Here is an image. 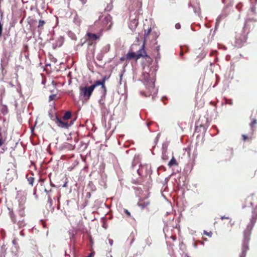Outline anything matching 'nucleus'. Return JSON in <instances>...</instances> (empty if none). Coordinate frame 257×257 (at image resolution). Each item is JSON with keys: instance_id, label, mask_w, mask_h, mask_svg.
<instances>
[{"instance_id": "nucleus-1", "label": "nucleus", "mask_w": 257, "mask_h": 257, "mask_svg": "<svg viewBox=\"0 0 257 257\" xmlns=\"http://www.w3.org/2000/svg\"><path fill=\"white\" fill-rule=\"evenodd\" d=\"M257 220V204L251 211V216L249 223L243 232V238L241 245V252L239 257H245L246 251L249 249L248 243L250 240V235L251 230Z\"/></svg>"}, {"instance_id": "nucleus-36", "label": "nucleus", "mask_w": 257, "mask_h": 257, "mask_svg": "<svg viewBox=\"0 0 257 257\" xmlns=\"http://www.w3.org/2000/svg\"><path fill=\"white\" fill-rule=\"evenodd\" d=\"M94 254V253L93 252H92L89 253V254L88 256H86L85 257H93Z\"/></svg>"}, {"instance_id": "nucleus-38", "label": "nucleus", "mask_w": 257, "mask_h": 257, "mask_svg": "<svg viewBox=\"0 0 257 257\" xmlns=\"http://www.w3.org/2000/svg\"><path fill=\"white\" fill-rule=\"evenodd\" d=\"M221 220H223L224 219H229V218L228 217H225V216H221Z\"/></svg>"}, {"instance_id": "nucleus-12", "label": "nucleus", "mask_w": 257, "mask_h": 257, "mask_svg": "<svg viewBox=\"0 0 257 257\" xmlns=\"http://www.w3.org/2000/svg\"><path fill=\"white\" fill-rule=\"evenodd\" d=\"M148 89L149 90V94L148 95L146 94L144 92H141L142 95H144L146 97L149 96L152 94V93H155L156 90L155 88V84L154 83H152L151 85L149 86Z\"/></svg>"}, {"instance_id": "nucleus-23", "label": "nucleus", "mask_w": 257, "mask_h": 257, "mask_svg": "<svg viewBox=\"0 0 257 257\" xmlns=\"http://www.w3.org/2000/svg\"><path fill=\"white\" fill-rule=\"evenodd\" d=\"M249 22H257V19L256 18H248L246 20L245 22L246 23H247Z\"/></svg>"}, {"instance_id": "nucleus-32", "label": "nucleus", "mask_w": 257, "mask_h": 257, "mask_svg": "<svg viewBox=\"0 0 257 257\" xmlns=\"http://www.w3.org/2000/svg\"><path fill=\"white\" fill-rule=\"evenodd\" d=\"M108 78V77H107L106 76H104V77H103L101 80L102 81V82H103V83H105L106 80H107Z\"/></svg>"}, {"instance_id": "nucleus-39", "label": "nucleus", "mask_w": 257, "mask_h": 257, "mask_svg": "<svg viewBox=\"0 0 257 257\" xmlns=\"http://www.w3.org/2000/svg\"><path fill=\"white\" fill-rule=\"evenodd\" d=\"M122 76H123V74L122 73L120 74V75H119V77H120V82H119L120 84H121V81L122 80Z\"/></svg>"}, {"instance_id": "nucleus-2", "label": "nucleus", "mask_w": 257, "mask_h": 257, "mask_svg": "<svg viewBox=\"0 0 257 257\" xmlns=\"http://www.w3.org/2000/svg\"><path fill=\"white\" fill-rule=\"evenodd\" d=\"M257 220V204L251 211V216L249 223L243 232V238L241 245V252L239 257H245L246 251L249 249L248 243L250 240V235L251 230Z\"/></svg>"}, {"instance_id": "nucleus-17", "label": "nucleus", "mask_w": 257, "mask_h": 257, "mask_svg": "<svg viewBox=\"0 0 257 257\" xmlns=\"http://www.w3.org/2000/svg\"><path fill=\"white\" fill-rule=\"evenodd\" d=\"M72 116L71 112L69 111H66L64 115L63 116V120H68V119H70Z\"/></svg>"}, {"instance_id": "nucleus-45", "label": "nucleus", "mask_w": 257, "mask_h": 257, "mask_svg": "<svg viewBox=\"0 0 257 257\" xmlns=\"http://www.w3.org/2000/svg\"><path fill=\"white\" fill-rule=\"evenodd\" d=\"M125 59L126 60L125 57V58L124 57H122V58H120V60H121V61H123V60H124Z\"/></svg>"}, {"instance_id": "nucleus-6", "label": "nucleus", "mask_w": 257, "mask_h": 257, "mask_svg": "<svg viewBox=\"0 0 257 257\" xmlns=\"http://www.w3.org/2000/svg\"><path fill=\"white\" fill-rule=\"evenodd\" d=\"M145 44L146 43H143L141 48L137 51L136 53L137 60L139 59L141 57H143L145 58L148 62H151L152 59L151 57L147 55L146 51L145 50Z\"/></svg>"}, {"instance_id": "nucleus-15", "label": "nucleus", "mask_w": 257, "mask_h": 257, "mask_svg": "<svg viewBox=\"0 0 257 257\" xmlns=\"http://www.w3.org/2000/svg\"><path fill=\"white\" fill-rule=\"evenodd\" d=\"M32 252L33 257H43L42 254L39 252L38 247L35 245L33 248Z\"/></svg>"}, {"instance_id": "nucleus-44", "label": "nucleus", "mask_w": 257, "mask_h": 257, "mask_svg": "<svg viewBox=\"0 0 257 257\" xmlns=\"http://www.w3.org/2000/svg\"><path fill=\"white\" fill-rule=\"evenodd\" d=\"M20 234H21V235H22V236H24V232H23V231H22V230L20 232Z\"/></svg>"}, {"instance_id": "nucleus-40", "label": "nucleus", "mask_w": 257, "mask_h": 257, "mask_svg": "<svg viewBox=\"0 0 257 257\" xmlns=\"http://www.w3.org/2000/svg\"><path fill=\"white\" fill-rule=\"evenodd\" d=\"M146 240L147 242H149V245H150V244H151V242H150L151 239L150 238H147Z\"/></svg>"}, {"instance_id": "nucleus-42", "label": "nucleus", "mask_w": 257, "mask_h": 257, "mask_svg": "<svg viewBox=\"0 0 257 257\" xmlns=\"http://www.w3.org/2000/svg\"><path fill=\"white\" fill-rule=\"evenodd\" d=\"M67 182H66L62 186L63 187H66L67 186Z\"/></svg>"}, {"instance_id": "nucleus-4", "label": "nucleus", "mask_w": 257, "mask_h": 257, "mask_svg": "<svg viewBox=\"0 0 257 257\" xmlns=\"http://www.w3.org/2000/svg\"><path fill=\"white\" fill-rule=\"evenodd\" d=\"M8 210L9 216L12 220V222L14 224H17L18 225L19 228H21L25 226L26 223L24 218L17 221L16 215L15 214L13 209L9 207Z\"/></svg>"}, {"instance_id": "nucleus-26", "label": "nucleus", "mask_w": 257, "mask_h": 257, "mask_svg": "<svg viewBox=\"0 0 257 257\" xmlns=\"http://www.w3.org/2000/svg\"><path fill=\"white\" fill-rule=\"evenodd\" d=\"M45 24V22L44 21H43V20H40L39 22V25H38V27L39 28H42V27H43V26Z\"/></svg>"}, {"instance_id": "nucleus-14", "label": "nucleus", "mask_w": 257, "mask_h": 257, "mask_svg": "<svg viewBox=\"0 0 257 257\" xmlns=\"http://www.w3.org/2000/svg\"><path fill=\"white\" fill-rule=\"evenodd\" d=\"M139 24L138 20L136 18L133 19L130 22L129 26L131 29H136Z\"/></svg>"}, {"instance_id": "nucleus-41", "label": "nucleus", "mask_w": 257, "mask_h": 257, "mask_svg": "<svg viewBox=\"0 0 257 257\" xmlns=\"http://www.w3.org/2000/svg\"><path fill=\"white\" fill-rule=\"evenodd\" d=\"M183 54H184V53H183V49L181 48V52L180 53V56H182L183 55Z\"/></svg>"}, {"instance_id": "nucleus-21", "label": "nucleus", "mask_w": 257, "mask_h": 257, "mask_svg": "<svg viewBox=\"0 0 257 257\" xmlns=\"http://www.w3.org/2000/svg\"><path fill=\"white\" fill-rule=\"evenodd\" d=\"M151 31V29L150 28L147 31H145L143 43H146L147 39V37Z\"/></svg>"}, {"instance_id": "nucleus-9", "label": "nucleus", "mask_w": 257, "mask_h": 257, "mask_svg": "<svg viewBox=\"0 0 257 257\" xmlns=\"http://www.w3.org/2000/svg\"><path fill=\"white\" fill-rule=\"evenodd\" d=\"M150 204V201L148 200L145 199H139L137 205L139 206L141 209H144L147 208L148 206Z\"/></svg>"}, {"instance_id": "nucleus-37", "label": "nucleus", "mask_w": 257, "mask_h": 257, "mask_svg": "<svg viewBox=\"0 0 257 257\" xmlns=\"http://www.w3.org/2000/svg\"><path fill=\"white\" fill-rule=\"evenodd\" d=\"M82 5H84L86 3L87 0H79Z\"/></svg>"}, {"instance_id": "nucleus-3", "label": "nucleus", "mask_w": 257, "mask_h": 257, "mask_svg": "<svg viewBox=\"0 0 257 257\" xmlns=\"http://www.w3.org/2000/svg\"><path fill=\"white\" fill-rule=\"evenodd\" d=\"M257 204V197L255 194L252 193L246 197L245 199L241 202V208H245L252 206V209Z\"/></svg>"}, {"instance_id": "nucleus-24", "label": "nucleus", "mask_w": 257, "mask_h": 257, "mask_svg": "<svg viewBox=\"0 0 257 257\" xmlns=\"http://www.w3.org/2000/svg\"><path fill=\"white\" fill-rule=\"evenodd\" d=\"M102 84L101 85V86L102 89L103 90V93L104 95H105L106 93V92H107L106 87L105 86V83H102Z\"/></svg>"}, {"instance_id": "nucleus-25", "label": "nucleus", "mask_w": 257, "mask_h": 257, "mask_svg": "<svg viewBox=\"0 0 257 257\" xmlns=\"http://www.w3.org/2000/svg\"><path fill=\"white\" fill-rule=\"evenodd\" d=\"M52 202H53V200L51 198V196L49 194L48 195V203L49 204L50 206H51L52 205Z\"/></svg>"}, {"instance_id": "nucleus-8", "label": "nucleus", "mask_w": 257, "mask_h": 257, "mask_svg": "<svg viewBox=\"0 0 257 257\" xmlns=\"http://www.w3.org/2000/svg\"><path fill=\"white\" fill-rule=\"evenodd\" d=\"M55 122L58 126L64 128H68L72 123L71 122L70 123H68L67 121L63 120V118H60L59 117L56 118Z\"/></svg>"}, {"instance_id": "nucleus-47", "label": "nucleus", "mask_w": 257, "mask_h": 257, "mask_svg": "<svg viewBox=\"0 0 257 257\" xmlns=\"http://www.w3.org/2000/svg\"><path fill=\"white\" fill-rule=\"evenodd\" d=\"M229 104H232V102H229Z\"/></svg>"}, {"instance_id": "nucleus-29", "label": "nucleus", "mask_w": 257, "mask_h": 257, "mask_svg": "<svg viewBox=\"0 0 257 257\" xmlns=\"http://www.w3.org/2000/svg\"><path fill=\"white\" fill-rule=\"evenodd\" d=\"M5 142V140L3 139L1 135H0V147H1Z\"/></svg>"}, {"instance_id": "nucleus-28", "label": "nucleus", "mask_w": 257, "mask_h": 257, "mask_svg": "<svg viewBox=\"0 0 257 257\" xmlns=\"http://www.w3.org/2000/svg\"><path fill=\"white\" fill-rule=\"evenodd\" d=\"M204 234L209 237H211L212 232L211 231L207 232V231L204 230Z\"/></svg>"}, {"instance_id": "nucleus-13", "label": "nucleus", "mask_w": 257, "mask_h": 257, "mask_svg": "<svg viewBox=\"0 0 257 257\" xmlns=\"http://www.w3.org/2000/svg\"><path fill=\"white\" fill-rule=\"evenodd\" d=\"M125 59L126 60H130L134 59H136V60H137L136 54L134 52H129L126 55Z\"/></svg>"}, {"instance_id": "nucleus-16", "label": "nucleus", "mask_w": 257, "mask_h": 257, "mask_svg": "<svg viewBox=\"0 0 257 257\" xmlns=\"http://www.w3.org/2000/svg\"><path fill=\"white\" fill-rule=\"evenodd\" d=\"M178 164L174 157H172V158L168 164V165L169 167H171L173 166H178Z\"/></svg>"}, {"instance_id": "nucleus-7", "label": "nucleus", "mask_w": 257, "mask_h": 257, "mask_svg": "<svg viewBox=\"0 0 257 257\" xmlns=\"http://www.w3.org/2000/svg\"><path fill=\"white\" fill-rule=\"evenodd\" d=\"M86 36L87 37L86 41L89 46L92 45L93 44H95L96 41L99 39V36L90 32H87Z\"/></svg>"}, {"instance_id": "nucleus-20", "label": "nucleus", "mask_w": 257, "mask_h": 257, "mask_svg": "<svg viewBox=\"0 0 257 257\" xmlns=\"http://www.w3.org/2000/svg\"><path fill=\"white\" fill-rule=\"evenodd\" d=\"M49 117H50L51 119L53 121H56V118H58V116L56 113H49Z\"/></svg>"}, {"instance_id": "nucleus-19", "label": "nucleus", "mask_w": 257, "mask_h": 257, "mask_svg": "<svg viewBox=\"0 0 257 257\" xmlns=\"http://www.w3.org/2000/svg\"><path fill=\"white\" fill-rule=\"evenodd\" d=\"M103 82H102L101 80H97L94 82V84L92 85H91V87L93 89V90L98 86L101 85L102 84V83Z\"/></svg>"}, {"instance_id": "nucleus-33", "label": "nucleus", "mask_w": 257, "mask_h": 257, "mask_svg": "<svg viewBox=\"0 0 257 257\" xmlns=\"http://www.w3.org/2000/svg\"><path fill=\"white\" fill-rule=\"evenodd\" d=\"M3 25L0 23V37L2 35Z\"/></svg>"}, {"instance_id": "nucleus-43", "label": "nucleus", "mask_w": 257, "mask_h": 257, "mask_svg": "<svg viewBox=\"0 0 257 257\" xmlns=\"http://www.w3.org/2000/svg\"><path fill=\"white\" fill-rule=\"evenodd\" d=\"M51 191H52L51 190H49V191H48V190H47L46 189H45V191L47 194H48V193H49L50 192H51Z\"/></svg>"}, {"instance_id": "nucleus-5", "label": "nucleus", "mask_w": 257, "mask_h": 257, "mask_svg": "<svg viewBox=\"0 0 257 257\" xmlns=\"http://www.w3.org/2000/svg\"><path fill=\"white\" fill-rule=\"evenodd\" d=\"M79 89L80 95L86 100H88L90 99V97L94 90L91 86L80 87Z\"/></svg>"}, {"instance_id": "nucleus-35", "label": "nucleus", "mask_w": 257, "mask_h": 257, "mask_svg": "<svg viewBox=\"0 0 257 257\" xmlns=\"http://www.w3.org/2000/svg\"><path fill=\"white\" fill-rule=\"evenodd\" d=\"M170 238L173 240V241H175L176 240V235H171L170 236Z\"/></svg>"}, {"instance_id": "nucleus-30", "label": "nucleus", "mask_w": 257, "mask_h": 257, "mask_svg": "<svg viewBox=\"0 0 257 257\" xmlns=\"http://www.w3.org/2000/svg\"><path fill=\"white\" fill-rule=\"evenodd\" d=\"M123 212L124 213L126 214V215L128 216V217H131V213L128 211V210L126 209H123Z\"/></svg>"}, {"instance_id": "nucleus-31", "label": "nucleus", "mask_w": 257, "mask_h": 257, "mask_svg": "<svg viewBox=\"0 0 257 257\" xmlns=\"http://www.w3.org/2000/svg\"><path fill=\"white\" fill-rule=\"evenodd\" d=\"M56 95L55 94H52V95H51L50 96H49V100L51 101V100H53L55 99V98L56 97Z\"/></svg>"}, {"instance_id": "nucleus-11", "label": "nucleus", "mask_w": 257, "mask_h": 257, "mask_svg": "<svg viewBox=\"0 0 257 257\" xmlns=\"http://www.w3.org/2000/svg\"><path fill=\"white\" fill-rule=\"evenodd\" d=\"M257 124V119L256 118H253L250 123H249V126L251 127V136H252L255 130L256 125Z\"/></svg>"}, {"instance_id": "nucleus-46", "label": "nucleus", "mask_w": 257, "mask_h": 257, "mask_svg": "<svg viewBox=\"0 0 257 257\" xmlns=\"http://www.w3.org/2000/svg\"><path fill=\"white\" fill-rule=\"evenodd\" d=\"M229 104H232V102H229Z\"/></svg>"}, {"instance_id": "nucleus-10", "label": "nucleus", "mask_w": 257, "mask_h": 257, "mask_svg": "<svg viewBox=\"0 0 257 257\" xmlns=\"http://www.w3.org/2000/svg\"><path fill=\"white\" fill-rule=\"evenodd\" d=\"M25 207L23 204H19L18 214L21 218H23L25 215Z\"/></svg>"}, {"instance_id": "nucleus-22", "label": "nucleus", "mask_w": 257, "mask_h": 257, "mask_svg": "<svg viewBox=\"0 0 257 257\" xmlns=\"http://www.w3.org/2000/svg\"><path fill=\"white\" fill-rule=\"evenodd\" d=\"M256 12H255V8L254 7H252L250 9L249 12L248 14V16H250L252 15H255Z\"/></svg>"}, {"instance_id": "nucleus-18", "label": "nucleus", "mask_w": 257, "mask_h": 257, "mask_svg": "<svg viewBox=\"0 0 257 257\" xmlns=\"http://www.w3.org/2000/svg\"><path fill=\"white\" fill-rule=\"evenodd\" d=\"M33 176V174L29 176L28 175H27V180L29 182V183L32 186L33 185V183H34V178L32 176Z\"/></svg>"}, {"instance_id": "nucleus-34", "label": "nucleus", "mask_w": 257, "mask_h": 257, "mask_svg": "<svg viewBox=\"0 0 257 257\" xmlns=\"http://www.w3.org/2000/svg\"><path fill=\"white\" fill-rule=\"evenodd\" d=\"M175 28L177 29H179L181 28V25L179 23H177L175 25Z\"/></svg>"}, {"instance_id": "nucleus-27", "label": "nucleus", "mask_w": 257, "mask_h": 257, "mask_svg": "<svg viewBox=\"0 0 257 257\" xmlns=\"http://www.w3.org/2000/svg\"><path fill=\"white\" fill-rule=\"evenodd\" d=\"M242 140L243 141H246L247 140H248L249 139L251 140V137L249 138L248 137H247L246 135H242Z\"/></svg>"}]
</instances>
